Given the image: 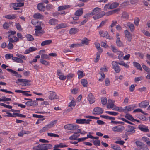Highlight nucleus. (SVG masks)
Masks as SVG:
<instances>
[{
    "instance_id": "1",
    "label": "nucleus",
    "mask_w": 150,
    "mask_h": 150,
    "mask_svg": "<svg viewBox=\"0 0 150 150\" xmlns=\"http://www.w3.org/2000/svg\"><path fill=\"white\" fill-rule=\"evenodd\" d=\"M136 128L132 126L128 125L127 126V128L125 129V135L127 137L128 135L132 134L135 133V130H134Z\"/></svg>"
},
{
    "instance_id": "2",
    "label": "nucleus",
    "mask_w": 150,
    "mask_h": 150,
    "mask_svg": "<svg viewBox=\"0 0 150 150\" xmlns=\"http://www.w3.org/2000/svg\"><path fill=\"white\" fill-rule=\"evenodd\" d=\"M18 81L16 82V83L18 84V82L19 83H22L20 84L21 85L23 86H29L30 85L29 83L31 82V80L24 79H18Z\"/></svg>"
},
{
    "instance_id": "3",
    "label": "nucleus",
    "mask_w": 150,
    "mask_h": 150,
    "mask_svg": "<svg viewBox=\"0 0 150 150\" xmlns=\"http://www.w3.org/2000/svg\"><path fill=\"white\" fill-rule=\"evenodd\" d=\"M36 28L35 35L36 36L41 37V35L44 33V31L42 30V27L40 25L36 26Z\"/></svg>"
},
{
    "instance_id": "4",
    "label": "nucleus",
    "mask_w": 150,
    "mask_h": 150,
    "mask_svg": "<svg viewBox=\"0 0 150 150\" xmlns=\"http://www.w3.org/2000/svg\"><path fill=\"white\" fill-rule=\"evenodd\" d=\"M79 126L78 125L72 124H68L65 125L64 126V128L65 129L68 130H75L79 128Z\"/></svg>"
},
{
    "instance_id": "5",
    "label": "nucleus",
    "mask_w": 150,
    "mask_h": 150,
    "mask_svg": "<svg viewBox=\"0 0 150 150\" xmlns=\"http://www.w3.org/2000/svg\"><path fill=\"white\" fill-rule=\"evenodd\" d=\"M112 65L116 73H119L121 69L120 66L116 63V61H112Z\"/></svg>"
},
{
    "instance_id": "6",
    "label": "nucleus",
    "mask_w": 150,
    "mask_h": 150,
    "mask_svg": "<svg viewBox=\"0 0 150 150\" xmlns=\"http://www.w3.org/2000/svg\"><path fill=\"white\" fill-rule=\"evenodd\" d=\"M103 110L101 108L96 107L93 110V114L94 115H100L103 113Z\"/></svg>"
},
{
    "instance_id": "7",
    "label": "nucleus",
    "mask_w": 150,
    "mask_h": 150,
    "mask_svg": "<svg viewBox=\"0 0 150 150\" xmlns=\"http://www.w3.org/2000/svg\"><path fill=\"white\" fill-rule=\"evenodd\" d=\"M38 101H32V99H30L29 100V101L26 102L25 104L28 106H36L38 105Z\"/></svg>"
},
{
    "instance_id": "8",
    "label": "nucleus",
    "mask_w": 150,
    "mask_h": 150,
    "mask_svg": "<svg viewBox=\"0 0 150 150\" xmlns=\"http://www.w3.org/2000/svg\"><path fill=\"white\" fill-rule=\"evenodd\" d=\"M149 104V100H146L142 101L139 104V106L143 108H146Z\"/></svg>"
},
{
    "instance_id": "9",
    "label": "nucleus",
    "mask_w": 150,
    "mask_h": 150,
    "mask_svg": "<svg viewBox=\"0 0 150 150\" xmlns=\"http://www.w3.org/2000/svg\"><path fill=\"white\" fill-rule=\"evenodd\" d=\"M11 5H13V9L14 10H17L19 9V8H16V7H20L23 6L24 3L23 2H18V3H12L11 4Z\"/></svg>"
},
{
    "instance_id": "10",
    "label": "nucleus",
    "mask_w": 150,
    "mask_h": 150,
    "mask_svg": "<svg viewBox=\"0 0 150 150\" xmlns=\"http://www.w3.org/2000/svg\"><path fill=\"white\" fill-rule=\"evenodd\" d=\"M138 128L144 132H148L149 130L148 127L143 125H139L138 126Z\"/></svg>"
},
{
    "instance_id": "11",
    "label": "nucleus",
    "mask_w": 150,
    "mask_h": 150,
    "mask_svg": "<svg viewBox=\"0 0 150 150\" xmlns=\"http://www.w3.org/2000/svg\"><path fill=\"white\" fill-rule=\"evenodd\" d=\"M101 9L100 8L98 7H96L93 9L91 13H90L91 14V16L93 15H98Z\"/></svg>"
},
{
    "instance_id": "12",
    "label": "nucleus",
    "mask_w": 150,
    "mask_h": 150,
    "mask_svg": "<svg viewBox=\"0 0 150 150\" xmlns=\"http://www.w3.org/2000/svg\"><path fill=\"white\" fill-rule=\"evenodd\" d=\"M9 111V110H8L7 109H5L3 110H2V112H5L8 115H4L3 116L4 117H16V116H15L14 115H12V114L10 113Z\"/></svg>"
},
{
    "instance_id": "13",
    "label": "nucleus",
    "mask_w": 150,
    "mask_h": 150,
    "mask_svg": "<svg viewBox=\"0 0 150 150\" xmlns=\"http://www.w3.org/2000/svg\"><path fill=\"white\" fill-rule=\"evenodd\" d=\"M105 14V13L104 11H100V12L98 15H94L93 16V18L94 20L98 19L103 17Z\"/></svg>"
},
{
    "instance_id": "14",
    "label": "nucleus",
    "mask_w": 150,
    "mask_h": 150,
    "mask_svg": "<svg viewBox=\"0 0 150 150\" xmlns=\"http://www.w3.org/2000/svg\"><path fill=\"white\" fill-rule=\"evenodd\" d=\"M50 92L51 93H50V95L49 96V98L50 99L52 100L53 99H57L58 98V97L55 93L51 91Z\"/></svg>"
},
{
    "instance_id": "15",
    "label": "nucleus",
    "mask_w": 150,
    "mask_h": 150,
    "mask_svg": "<svg viewBox=\"0 0 150 150\" xmlns=\"http://www.w3.org/2000/svg\"><path fill=\"white\" fill-rule=\"evenodd\" d=\"M99 33L100 37L103 38H108L109 35L107 31H104L103 30H100L99 32Z\"/></svg>"
},
{
    "instance_id": "16",
    "label": "nucleus",
    "mask_w": 150,
    "mask_h": 150,
    "mask_svg": "<svg viewBox=\"0 0 150 150\" xmlns=\"http://www.w3.org/2000/svg\"><path fill=\"white\" fill-rule=\"evenodd\" d=\"M88 99L91 104L93 103L95 101L94 96L91 93H89L88 95Z\"/></svg>"
},
{
    "instance_id": "17",
    "label": "nucleus",
    "mask_w": 150,
    "mask_h": 150,
    "mask_svg": "<svg viewBox=\"0 0 150 150\" xmlns=\"http://www.w3.org/2000/svg\"><path fill=\"white\" fill-rule=\"evenodd\" d=\"M135 106L133 105H129L125 107V109L126 113L127 112L130 111L132 110Z\"/></svg>"
},
{
    "instance_id": "18",
    "label": "nucleus",
    "mask_w": 150,
    "mask_h": 150,
    "mask_svg": "<svg viewBox=\"0 0 150 150\" xmlns=\"http://www.w3.org/2000/svg\"><path fill=\"white\" fill-rule=\"evenodd\" d=\"M119 5V4L117 2H113L110 4L109 8V9L115 8L117 7Z\"/></svg>"
},
{
    "instance_id": "19",
    "label": "nucleus",
    "mask_w": 150,
    "mask_h": 150,
    "mask_svg": "<svg viewBox=\"0 0 150 150\" xmlns=\"http://www.w3.org/2000/svg\"><path fill=\"white\" fill-rule=\"evenodd\" d=\"M6 70H7L9 72L12 73L13 74H14L13 75L15 76L16 77L18 78L19 74L16 71L9 68H7L6 69Z\"/></svg>"
},
{
    "instance_id": "20",
    "label": "nucleus",
    "mask_w": 150,
    "mask_h": 150,
    "mask_svg": "<svg viewBox=\"0 0 150 150\" xmlns=\"http://www.w3.org/2000/svg\"><path fill=\"white\" fill-rule=\"evenodd\" d=\"M116 63L118 65H122L124 66L125 68H128L129 67V66L128 65L126 64L123 61H121L120 62H118L116 61Z\"/></svg>"
},
{
    "instance_id": "21",
    "label": "nucleus",
    "mask_w": 150,
    "mask_h": 150,
    "mask_svg": "<svg viewBox=\"0 0 150 150\" xmlns=\"http://www.w3.org/2000/svg\"><path fill=\"white\" fill-rule=\"evenodd\" d=\"M133 65L138 69L140 71H142V69L140 64L136 62H133Z\"/></svg>"
},
{
    "instance_id": "22",
    "label": "nucleus",
    "mask_w": 150,
    "mask_h": 150,
    "mask_svg": "<svg viewBox=\"0 0 150 150\" xmlns=\"http://www.w3.org/2000/svg\"><path fill=\"white\" fill-rule=\"evenodd\" d=\"M38 9L40 11H44L45 9V7L43 6V3H39L37 6Z\"/></svg>"
},
{
    "instance_id": "23",
    "label": "nucleus",
    "mask_w": 150,
    "mask_h": 150,
    "mask_svg": "<svg viewBox=\"0 0 150 150\" xmlns=\"http://www.w3.org/2000/svg\"><path fill=\"white\" fill-rule=\"evenodd\" d=\"M12 59L14 62L18 63H23V62L22 60L19 58L16 57H12Z\"/></svg>"
},
{
    "instance_id": "24",
    "label": "nucleus",
    "mask_w": 150,
    "mask_h": 150,
    "mask_svg": "<svg viewBox=\"0 0 150 150\" xmlns=\"http://www.w3.org/2000/svg\"><path fill=\"white\" fill-rule=\"evenodd\" d=\"M5 18L8 19H13L16 18V16L15 14H9L6 16Z\"/></svg>"
},
{
    "instance_id": "25",
    "label": "nucleus",
    "mask_w": 150,
    "mask_h": 150,
    "mask_svg": "<svg viewBox=\"0 0 150 150\" xmlns=\"http://www.w3.org/2000/svg\"><path fill=\"white\" fill-rule=\"evenodd\" d=\"M76 122L78 124H86V119H77Z\"/></svg>"
},
{
    "instance_id": "26",
    "label": "nucleus",
    "mask_w": 150,
    "mask_h": 150,
    "mask_svg": "<svg viewBox=\"0 0 150 150\" xmlns=\"http://www.w3.org/2000/svg\"><path fill=\"white\" fill-rule=\"evenodd\" d=\"M52 42V40H45L43 41L41 43V46H44L46 45H48L51 43Z\"/></svg>"
},
{
    "instance_id": "27",
    "label": "nucleus",
    "mask_w": 150,
    "mask_h": 150,
    "mask_svg": "<svg viewBox=\"0 0 150 150\" xmlns=\"http://www.w3.org/2000/svg\"><path fill=\"white\" fill-rule=\"evenodd\" d=\"M34 18L37 19H42L43 18V16L39 13H36L33 15Z\"/></svg>"
},
{
    "instance_id": "28",
    "label": "nucleus",
    "mask_w": 150,
    "mask_h": 150,
    "mask_svg": "<svg viewBox=\"0 0 150 150\" xmlns=\"http://www.w3.org/2000/svg\"><path fill=\"white\" fill-rule=\"evenodd\" d=\"M78 29L76 28H71L69 31V33L72 34H74L78 32Z\"/></svg>"
},
{
    "instance_id": "29",
    "label": "nucleus",
    "mask_w": 150,
    "mask_h": 150,
    "mask_svg": "<svg viewBox=\"0 0 150 150\" xmlns=\"http://www.w3.org/2000/svg\"><path fill=\"white\" fill-rule=\"evenodd\" d=\"M38 147L40 148V150H47V148H46L45 144H40L38 145Z\"/></svg>"
},
{
    "instance_id": "30",
    "label": "nucleus",
    "mask_w": 150,
    "mask_h": 150,
    "mask_svg": "<svg viewBox=\"0 0 150 150\" xmlns=\"http://www.w3.org/2000/svg\"><path fill=\"white\" fill-rule=\"evenodd\" d=\"M70 7V6L69 5L61 6L58 7V10L61 11L62 10L65 9L69 8Z\"/></svg>"
},
{
    "instance_id": "31",
    "label": "nucleus",
    "mask_w": 150,
    "mask_h": 150,
    "mask_svg": "<svg viewBox=\"0 0 150 150\" xmlns=\"http://www.w3.org/2000/svg\"><path fill=\"white\" fill-rule=\"evenodd\" d=\"M81 83L84 87H87V86L88 82L87 80L85 79H82L81 81Z\"/></svg>"
},
{
    "instance_id": "32",
    "label": "nucleus",
    "mask_w": 150,
    "mask_h": 150,
    "mask_svg": "<svg viewBox=\"0 0 150 150\" xmlns=\"http://www.w3.org/2000/svg\"><path fill=\"white\" fill-rule=\"evenodd\" d=\"M125 117L126 118L131 120L132 122H133V120H135V119H134L132 117V116L130 114H126V115L125 116Z\"/></svg>"
},
{
    "instance_id": "33",
    "label": "nucleus",
    "mask_w": 150,
    "mask_h": 150,
    "mask_svg": "<svg viewBox=\"0 0 150 150\" xmlns=\"http://www.w3.org/2000/svg\"><path fill=\"white\" fill-rule=\"evenodd\" d=\"M83 13V11L82 9L78 10L76 11L75 13V15L78 16H79L81 15Z\"/></svg>"
},
{
    "instance_id": "34",
    "label": "nucleus",
    "mask_w": 150,
    "mask_h": 150,
    "mask_svg": "<svg viewBox=\"0 0 150 150\" xmlns=\"http://www.w3.org/2000/svg\"><path fill=\"white\" fill-rule=\"evenodd\" d=\"M57 20L55 19H51L49 21V23L51 25H54L57 24Z\"/></svg>"
},
{
    "instance_id": "35",
    "label": "nucleus",
    "mask_w": 150,
    "mask_h": 150,
    "mask_svg": "<svg viewBox=\"0 0 150 150\" xmlns=\"http://www.w3.org/2000/svg\"><path fill=\"white\" fill-rule=\"evenodd\" d=\"M90 40L87 39V38H85V39L82 40L81 41V45L85 44L87 45H88L89 43Z\"/></svg>"
},
{
    "instance_id": "36",
    "label": "nucleus",
    "mask_w": 150,
    "mask_h": 150,
    "mask_svg": "<svg viewBox=\"0 0 150 150\" xmlns=\"http://www.w3.org/2000/svg\"><path fill=\"white\" fill-rule=\"evenodd\" d=\"M8 40L9 42L12 43L18 41L19 38H14V40L13 39V38H8Z\"/></svg>"
},
{
    "instance_id": "37",
    "label": "nucleus",
    "mask_w": 150,
    "mask_h": 150,
    "mask_svg": "<svg viewBox=\"0 0 150 150\" xmlns=\"http://www.w3.org/2000/svg\"><path fill=\"white\" fill-rule=\"evenodd\" d=\"M135 143L136 145L137 146H139L140 149L141 148L142 146H143V144H144L143 143H142L139 141H136Z\"/></svg>"
},
{
    "instance_id": "38",
    "label": "nucleus",
    "mask_w": 150,
    "mask_h": 150,
    "mask_svg": "<svg viewBox=\"0 0 150 150\" xmlns=\"http://www.w3.org/2000/svg\"><path fill=\"white\" fill-rule=\"evenodd\" d=\"M80 136V134L78 135H76L73 134L71 136H70L69 137V139L70 140H77V137Z\"/></svg>"
},
{
    "instance_id": "39",
    "label": "nucleus",
    "mask_w": 150,
    "mask_h": 150,
    "mask_svg": "<svg viewBox=\"0 0 150 150\" xmlns=\"http://www.w3.org/2000/svg\"><path fill=\"white\" fill-rule=\"evenodd\" d=\"M77 74L78 76V78L79 79L83 77L84 75H83V71L79 70L77 72Z\"/></svg>"
},
{
    "instance_id": "40",
    "label": "nucleus",
    "mask_w": 150,
    "mask_h": 150,
    "mask_svg": "<svg viewBox=\"0 0 150 150\" xmlns=\"http://www.w3.org/2000/svg\"><path fill=\"white\" fill-rule=\"evenodd\" d=\"M116 43L118 46L121 47L123 45L122 42L120 40V38H117Z\"/></svg>"
},
{
    "instance_id": "41",
    "label": "nucleus",
    "mask_w": 150,
    "mask_h": 150,
    "mask_svg": "<svg viewBox=\"0 0 150 150\" xmlns=\"http://www.w3.org/2000/svg\"><path fill=\"white\" fill-rule=\"evenodd\" d=\"M101 99L102 104L103 105H105L107 102L106 98L105 97H102Z\"/></svg>"
},
{
    "instance_id": "42",
    "label": "nucleus",
    "mask_w": 150,
    "mask_h": 150,
    "mask_svg": "<svg viewBox=\"0 0 150 150\" xmlns=\"http://www.w3.org/2000/svg\"><path fill=\"white\" fill-rule=\"evenodd\" d=\"M143 69L147 73L150 72V68L147 67L146 65L143 64L142 65Z\"/></svg>"
},
{
    "instance_id": "43",
    "label": "nucleus",
    "mask_w": 150,
    "mask_h": 150,
    "mask_svg": "<svg viewBox=\"0 0 150 150\" xmlns=\"http://www.w3.org/2000/svg\"><path fill=\"white\" fill-rule=\"evenodd\" d=\"M13 115H16L15 116H17L19 117H24L25 118L26 117V116L25 115H23L21 114L18 113H13Z\"/></svg>"
},
{
    "instance_id": "44",
    "label": "nucleus",
    "mask_w": 150,
    "mask_h": 150,
    "mask_svg": "<svg viewBox=\"0 0 150 150\" xmlns=\"http://www.w3.org/2000/svg\"><path fill=\"white\" fill-rule=\"evenodd\" d=\"M112 129L113 131L117 132H120L122 130L121 128L118 127L117 126L113 127Z\"/></svg>"
},
{
    "instance_id": "45",
    "label": "nucleus",
    "mask_w": 150,
    "mask_h": 150,
    "mask_svg": "<svg viewBox=\"0 0 150 150\" xmlns=\"http://www.w3.org/2000/svg\"><path fill=\"white\" fill-rule=\"evenodd\" d=\"M65 27L64 24V23L60 24L58 25L57 26H56L55 28L56 29H59L61 28H64Z\"/></svg>"
},
{
    "instance_id": "46",
    "label": "nucleus",
    "mask_w": 150,
    "mask_h": 150,
    "mask_svg": "<svg viewBox=\"0 0 150 150\" xmlns=\"http://www.w3.org/2000/svg\"><path fill=\"white\" fill-rule=\"evenodd\" d=\"M13 57V54H7L5 55V58L6 59H11V58Z\"/></svg>"
},
{
    "instance_id": "47",
    "label": "nucleus",
    "mask_w": 150,
    "mask_h": 150,
    "mask_svg": "<svg viewBox=\"0 0 150 150\" xmlns=\"http://www.w3.org/2000/svg\"><path fill=\"white\" fill-rule=\"evenodd\" d=\"M0 105L3 106L4 107L8 108V109H11L12 108V106H11L7 105H6V104H5L4 103H0Z\"/></svg>"
},
{
    "instance_id": "48",
    "label": "nucleus",
    "mask_w": 150,
    "mask_h": 150,
    "mask_svg": "<svg viewBox=\"0 0 150 150\" xmlns=\"http://www.w3.org/2000/svg\"><path fill=\"white\" fill-rule=\"evenodd\" d=\"M112 148L114 150H122L120 147L117 145H112Z\"/></svg>"
},
{
    "instance_id": "49",
    "label": "nucleus",
    "mask_w": 150,
    "mask_h": 150,
    "mask_svg": "<svg viewBox=\"0 0 150 150\" xmlns=\"http://www.w3.org/2000/svg\"><path fill=\"white\" fill-rule=\"evenodd\" d=\"M108 102L109 103V104L110 105V108H113L115 105L114 104V103L112 102V101L110 99H109L108 100Z\"/></svg>"
},
{
    "instance_id": "50",
    "label": "nucleus",
    "mask_w": 150,
    "mask_h": 150,
    "mask_svg": "<svg viewBox=\"0 0 150 150\" xmlns=\"http://www.w3.org/2000/svg\"><path fill=\"white\" fill-rule=\"evenodd\" d=\"M47 135L49 136L53 137H59V136L57 134H55L54 133H47Z\"/></svg>"
},
{
    "instance_id": "51",
    "label": "nucleus",
    "mask_w": 150,
    "mask_h": 150,
    "mask_svg": "<svg viewBox=\"0 0 150 150\" xmlns=\"http://www.w3.org/2000/svg\"><path fill=\"white\" fill-rule=\"evenodd\" d=\"M105 113L113 116H116L118 114V113L115 112L108 111H106Z\"/></svg>"
},
{
    "instance_id": "52",
    "label": "nucleus",
    "mask_w": 150,
    "mask_h": 150,
    "mask_svg": "<svg viewBox=\"0 0 150 150\" xmlns=\"http://www.w3.org/2000/svg\"><path fill=\"white\" fill-rule=\"evenodd\" d=\"M128 26L130 28L131 31H133L134 30V27L133 24L129 23L128 24Z\"/></svg>"
},
{
    "instance_id": "53",
    "label": "nucleus",
    "mask_w": 150,
    "mask_h": 150,
    "mask_svg": "<svg viewBox=\"0 0 150 150\" xmlns=\"http://www.w3.org/2000/svg\"><path fill=\"white\" fill-rule=\"evenodd\" d=\"M40 62L42 64L46 66L48 65L49 64L48 62L46 60H44L42 59H40Z\"/></svg>"
},
{
    "instance_id": "54",
    "label": "nucleus",
    "mask_w": 150,
    "mask_h": 150,
    "mask_svg": "<svg viewBox=\"0 0 150 150\" xmlns=\"http://www.w3.org/2000/svg\"><path fill=\"white\" fill-rule=\"evenodd\" d=\"M107 20L106 19L104 21H103L100 24L99 26L98 27V28H101V27L104 26L105 24L107 21Z\"/></svg>"
},
{
    "instance_id": "55",
    "label": "nucleus",
    "mask_w": 150,
    "mask_h": 150,
    "mask_svg": "<svg viewBox=\"0 0 150 150\" xmlns=\"http://www.w3.org/2000/svg\"><path fill=\"white\" fill-rule=\"evenodd\" d=\"M76 103L74 100H72L69 103V106L70 107H74L76 105Z\"/></svg>"
},
{
    "instance_id": "56",
    "label": "nucleus",
    "mask_w": 150,
    "mask_h": 150,
    "mask_svg": "<svg viewBox=\"0 0 150 150\" xmlns=\"http://www.w3.org/2000/svg\"><path fill=\"white\" fill-rule=\"evenodd\" d=\"M93 142L95 146H100V140H95L93 141Z\"/></svg>"
},
{
    "instance_id": "57",
    "label": "nucleus",
    "mask_w": 150,
    "mask_h": 150,
    "mask_svg": "<svg viewBox=\"0 0 150 150\" xmlns=\"http://www.w3.org/2000/svg\"><path fill=\"white\" fill-rule=\"evenodd\" d=\"M100 54H99V53H96V57L95 59L94 62L95 63L98 62L99 60Z\"/></svg>"
},
{
    "instance_id": "58",
    "label": "nucleus",
    "mask_w": 150,
    "mask_h": 150,
    "mask_svg": "<svg viewBox=\"0 0 150 150\" xmlns=\"http://www.w3.org/2000/svg\"><path fill=\"white\" fill-rule=\"evenodd\" d=\"M16 26L17 29L19 31H21L22 30V28L19 23H16Z\"/></svg>"
},
{
    "instance_id": "59",
    "label": "nucleus",
    "mask_w": 150,
    "mask_h": 150,
    "mask_svg": "<svg viewBox=\"0 0 150 150\" xmlns=\"http://www.w3.org/2000/svg\"><path fill=\"white\" fill-rule=\"evenodd\" d=\"M10 25L6 22H5L3 25V27L4 29H7L9 28Z\"/></svg>"
},
{
    "instance_id": "60",
    "label": "nucleus",
    "mask_w": 150,
    "mask_h": 150,
    "mask_svg": "<svg viewBox=\"0 0 150 150\" xmlns=\"http://www.w3.org/2000/svg\"><path fill=\"white\" fill-rule=\"evenodd\" d=\"M33 117L36 118H39V119H42V118H43V116L35 114H33Z\"/></svg>"
},
{
    "instance_id": "61",
    "label": "nucleus",
    "mask_w": 150,
    "mask_h": 150,
    "mask_svg": "<svg viewBox=\"0 0 150 150\" xmlns=\"http://www.w3.org/2000/svg\"><path fill=\"white\" fill-rule=\"evenodd\" d=\"M16 56L19 57L18 58H19L21 59H22L24 60H26V58L24 55L20 54H17Z\"/></svg>"
},
{
    "instance_id": "62",
    "label": "nucleus",
    "mask_w": 150,
    "mask_h": 150,
    "mask_svg": "<svg viewBox=\"0 0 150 150\" xmlns=\"http://www.w3.org/2000/svg\"><path fill=\"white\" fill-rule=\"evenodd\" d=\"M122 16L124 18H128V14L127 12H124L122 13Z\"/></svg>"
},
{
    "instance_id": "63",
    "label": "nucleus",
    "mask_w": 150,
    "mask_h": 150,
    "mask_svg": "<svg viewBox=\"0 0 150 150\" xmlns=\"http://www.w3.org/2000/svg\"><path fill=\"white\" fill-rule=\"evenodd\" d=\"M136 86V85H134V84L131 85L129 88V89L131 92H133L135 89V87Z\"/></svg>"
},
{
    "instance_id": "64",
    "label": "nucleus",
    "mask_w": 150,
    "mask_h": 150,
    "mask_svg": "<svg viewBox=\"0 0 150 150\" xmlns=\"http://www.w3.org/2000/svg\"><path fill=\"white\" fill-rule=\"evenodd\" d=\"M141 149H142V150H149L148 146L144 144H143Z\"/></svg>"
}]
</instances>
